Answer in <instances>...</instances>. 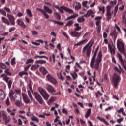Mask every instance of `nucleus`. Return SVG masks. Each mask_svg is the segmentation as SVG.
<instances>
[{
	"label": "nucleus",
	"mask_w": 126,
	"mask_h": 126,
	"mask_svg": "<svg viewBox=\"0 0 126 126\" xmlns=\"http://www.w3.org/2000/svg\"><path fill=\"white\" fill-rule=\"evenodd\" d=\"M36 10H38V11H40L43 14L45 10H43V9H40L39 8H36Z\"/></svg>",
	"instance_id": "nucleus-56"
},
{
	"label": "nucleus",
	"mask_w": 126,
	"mask_h": 126,
	"mask_svg": "<svg viewBox=\"0 0 126 126\" xmlns=\"http://www.w3.org/2000/svg\"><path fill=\"white\" fill-rule=\"evenodd\" d=\"M60 8H61V9H63L64 10H65V11H66L67 12H68L69 13H72V12H73V10L66 7L65 6H61Z\"/></svg>",
	"instance_id": "nucleus-19"
},
{
	"label": "nucleus",
	"mask_w": 126,
	"mask_h": 126,
	"mask_svg": "<svg viewBox=\"0 0 126 126\" xmlns=\"http://www.w3.org/2000/svg\"><path fill=\"white\" fill-rule=\"evenodd\" d=\"M46 77L50 82H51V83H53V84H57V80H56V79H55L54 77H52L50 74L47 75Z\"/></svg>",
	"instance_id": "nucleus-10"
},
{
	"label": "nucleus",
	"mask_w": 126,
	"mask_h": 126,
	"mask_svg": "<svg viewBox=\"0 0 126 126\" xmlns=\"http://www.w3.org/2000/svg\"><path fill=\"white\" fill-rule=\"evenodd\" d=\"M0 13L3 15V16H6V12L4 11L3 9H0Z\"/></svg>",
	"instance_id": "nucleus-40"
},
{
	"label": "nucleus",
	"mask_w": 126,
	"mask_h": 126,
	"mask_svg": "<svg viewBox=\"0 0 126 126\" xmlns=\"http://www.w3.org/2000/svg\"><path fill=\"white\" fill-rule=\"evenodd\" d=\"M5 99V94L2 90H0V100L1 101Z\"/></svg>",
	"instance_id": "nucleus-17"
},
{
	"label": "nucleus",
	"mask_w": 126,
	"mask_h": 126,
	"mask_svg": "<svg viewBox=\"0 0 126 126\" xmlns=\"http://www.w3.org/2000/svg\"><path fill=\"white\" fill-rule=\"evenodd\" d=\"M110 36L113 38L114 43L116 42V39L118 36V32H116V30H115L112 32L110 33Z\"/></svg>",
	"instance_id": "nucleus-15"
},
{
	"label": "nucleus",
	"mask_w": 126,
	"mask_h": 126,
	"mask_svg": "<svg viewBox=\"0 0 126 126\" xmlns=\"http://www.w3.org/2000/svg\"><path fill=\"white\" fill-rule=\"evenodd\" d=\"M0 68H1V69H5L6 68V65L0 62Z\"/></svg>",
	"instance_id": "nucleus-35"
},
{
	"label": "nucleus",
	"mask_w": 126,
	"mask_h": 126,
	"mask_svg": "<svg viewBox=\"0 0 126 126\" xmlns=\"http://www.w3.org/2000/svg\"><path fill=\"white\" fill-rule=\"evenodd\" d=\"M76 17H78V14H75L74 15L68 17L67 18L65 19V21H67V20H70V19H73L74 18H76Z\"/></svg>",
	"instance_id": "nucleus-23"
},
{
	"label": "nucleus",
	"mask_w": 126,
	"mask_h": 126,
	"mask_svg": "<svg viewBox=\"0 0 126 126\" xmlns=\"http://www.w3.org/2000/svg\"><path fill=\"white\" fill-rule=\"evenodd\" d=\"M114 69L116 71L118 72L120 74H121V71L119 70V68H118V67H115Z\"/></svg>",
	"instance_id": "nucleus-58"
},
{
	"label": "nucleus",
	"mask_w": 126,
	"mask_h": 126,
	"mask_svg": "<svg viewBox=\"0 0 126 126\" xmlns=\"http://www.w3.org/2000/svg\"><path fill=\"white\" fill-rule=\"evenodd\" d=\"M57 48L59 49V51H62V48L61 47V43H59L57 45Z\"/></svg>",
	"instance_id": "nucleus-61"
},
{
	"label": "nucleus",
	"mask_w": 126,
	"mask_h": 126,
	"mask_svg": "<svg viewBox=\"0 0 126 126\" xmlns=\"http://www.w3.org/2000/svg\"><path fill=\"white\" fill-rule=\"evenodd\" d=\"M71 36L72 37H80V33H78L76 31H74L73 32H71Z\"/></svg>",
	"instance_id": "nucleus-21"
},
{
	"label": "nucleus",
	"mask_w": 126,
	"mask_h": 126,
	"mask_svg": "<svg viewBox=\"0 0 126 126\" xmlns=\"http://www.w3.org/2000/svg\"><path fill=\"white\" fill-rule=\"evenodd\" d=\"M118 6H119V5H117L115 7L114 13V15H116V14H117V12H118Z\"/></svg>",
	"instance_id": "nucleus-46"
},
{
	"label": "nucleus",
	"mask_w": 126,
	"mask_h": 126,
	"mask_svg": "<svg viewBox=\"0 0 126 126\" xmlns=\"http://www.w3.org/2000/svg\"><path fill=\"white\" fill-rule=\"evenodd\" d=\"M96 29H97V33H98L99 34L100 32H101V26L97 27Z\"/></svg>",
	"instance_id": "nucleus-55"
},
{
	"label": "nucleus",
	"mask_w": 126,
	"mask_h": 126,
	"mask_svg": "<svg viewBox=\"0 0 126 126\" xmlns=\"http://www.w3.org/2000/svg\"><path fill=\"white\" fill-rule=\"evenodd\" d=\"M42 14H43L44 16H45V17L46 19H48L49 18V15H48V14H47V13L45 12V11H44V12Z\"/></svg>",
	"instance_id": "nucleus-48"
},
{
	"label": "nucleus",
	"mask_w": 126,
	"mask_h": 126,
	"mask_svg": "<svg viewBox=\"0 0 126 126\" xmlns=\"http://www.w3.org/2000/svg\"><path fill=\"white\" fill-rule=\"evenodd\" d=\"M98 50H99V46H98L96 48L95 51L92 58V59L91 61V64H90L91 67L92 68H93V67H94V64L95 63V58H96V56H97V53L98 52Z\"/></svg>",
	"instance_id": "nucleus-8"
},
{
	"label": "nucleus",
	"mask_w": 126,
	"mask_h": 126,
	"mask_svg": "<svg viewBox=\"0 0 126 126\" xmlns=\"http://www.w3.org/2000/svg\"><path fill=\"white\" fill-rule=\"evenodd\" d=\"M34 58L36 60H37V59H38V58H39V59H43V58H45V59H48V57H47L46 56H39V55H37L36 56H34Z\"/></svg>",
	"instance_id": "nucleus-38"
},
{
	"label": "nucleus",
	"mask_w": 126,
	"mask_h": 126,
	"mask_svg": "<svg viewBox=\"0 0 126 126\" xmlns=\"http://www.w3.org/2000/svg\"><path fill=\"white\" fill-rule=\"evenodd\" d=\"M112 9V6H107L106 7V20L109 22L110 19H112V13H111V9Z\"/></svg>",
	"instance_id": "nucleus-7"
},
{
	"label": "nucleus",
	"mask_w": 126,
	"mask_h": 126,
	"mask_svg": "<svg viewBox=\"0 0 126 126\" xmlns=\"http://www.w3.org/2000/svg\"><path fill=\"white\" fill-rule=\"evenodd\" d=\"M108 49H109L111 55H115L116 51V47L115 46V45H113V46H112L110 44H108Z\"/></svg>",
	"instance_id": "nucleus-12"
},
{
	"label": "nucleus",
	"mask_w": 126,
	"mask_h": 126,
	"mask_svg": "<svg viewBox=\"0 0 126 126\" xmlns=\"http://www.w3.org/2000/svg\"><path fill=\"white\" fill-rule=\"evenodd\" d=\"M73 23H74V22L73 21V20H70L67 23L66 25H65V27H66L67 26H71V25H72Z\"/></svg>",
	"instance_id": "nucleus-31"
},
{
	"label": "nucleus",
	"mask_w": 126,
	"mask_h": 126,
	"mask_svg": "<svg viewBox=\"0 0 126 126\" xmlns=\"http://www.w3.org/2000/svg\"><path fill=\"white\" fill-rule=\"evenodd\" d=\"M87 3H88V2L87 1L83 2V3H82L83 6H86Z\"/></svg>",
	"instance_id": "nucleus-64"
},
{
	"label": "nucleus",
	"mask_w": 126,
	"mask_h": 126,
	"mask_svg": "<svg viewBox=\"0 0 126 126\" xmlns=\"http://www.w3.org/2000/svg\"><path fill=\"white\" fill-rule=\"evenodd\" d=\"M4 9L6 11V12H8V13H10L11 12V11H10V9L8 7H4Z\"/></svg>",
	"instance_id": "nucleus-47"
},
{
	"label": "nucleus",
	"mask_w": 126,
	"mask_h": 126,
	"mask_svg": "<svg viewBox=\"0 0 126 126\" xmlns=\"http://www.w3.org/2000/svg\"><path fill=\"white\" fill-rule=\"evenodd\" d=\"M9 96L11 100H13L15 102V104L17 107L20 106V103H21V96L19 95V94H17L13 91H11L9 93Z\"/></svg>",
	"instance_id": "nucleus-1"
},
{
	"label": "nucleus",
	"mask_w": 126,
	"mask_h": 126,
	"mask_svg": "<svg viewBox=\"0 0 126 126\" xmlns=\"http://www.w3.org/2000/svg\"><path fill=\"white\" fill-rule=\"evenodd\" d=\"M7 16L11 24L12 25H15V22H14V21L15 20V18H14L13 16L9 14H7Z\"/></svg>",
	"instance_id": "nucleus-11"
},
{
	"label": "nucleus",
	"mask_w": 126,
	"mask_h": 126,
	"mask_svg": "<svg viewBox=\"0 0 126 126\" xmlns=\"http://www.w3.org/2000/svg\"><path fill=\"white\" fill-rule=\"evenodd\" d=\"M38 90L39 93H40L41 96H43L45 100H48L49 99V97H50V95L48 94V93L46 92V90L41 87L38 88Z\"/></svg>",
	"instance_id": "nucleus-5"
},
{
	"label": "nucleus",
	"mask_w": 126,
	"mask_h": 126,
	"mask_svg": "<svg viewBox=\"0 0 126 126\" xmlns=\"http://www.w3.org/2000/svg\"><path fill=\"white\" fill-rule=\"evenodd\" d=\"M46 63H47L46 61L43 60H36L35 62V64H45Z\"/></svg>",
	"instance_id": "nucleus-20"
},
{
	"label": "nucleus",
	"mask_w": 126,
	"mask_h": 126,
	"mask_svg": "<svg viewBox=\"0 0 126 126\" xmlns=\"http://www.w3.org/2000/svg\"><path fill=\"white\" fill-rule=\"evenodd\" d=\"M102 52L99 51L98 54L97 60L96 61V63L94 65V68L95 69H98L99 68L100 63H101V61H102Z\"/></svg>",
	"instance_id": "nucleus-6"
},
{
	"label": "nucleus",
	"mask_w": 126,
	"mask_h": 126,
	"mask_svg": "<svg viewBox=\"0 0 126 126\" xmlns=\"http://www.w3.org/2000/svg\"><path fill=\"white\" fill-rule=\"evenodd\" d=\"M101 19H102V17L98 16L95 18V20H97V21H101Z\"/></svg>",
	"instance_id": "nucleus-57"
},
{
	"label": "nucleus",
	"mask_w": 126,
	"mask_h": 126,
	"mask_svg": "<svg viewBox=\"0 0 126 126\" xmlns=\"http://www.w3.org/2000/svg\"><path fill=\"white\" fill-rule=\"evenodd\" d=\"M1 77L3 78V80L5 81V80H7V79H9V77H7L5 74H2L1 75Z\"/></svg>",
	"instance_id": "nucleus-37"
},
{
	"label": "nucleus",
	"mask_w": 126,
	"mask_h": 126,
	"mask_svg": "<svg viewBox=\"0 0 126 126\" xmlns=\"http://www.w3.org/2000/svg\"><path fill=\"white\" fill-rule=\"evenodd\" d=\"M32 32L33 36H37V35H38V32H37V31H32Z\"/></svg>",
	"instance_id": "nucleus-51"
},
{
	"label": "nucleus",
	"mask_w": 126,
	"mask_h": 126,
	"mask_svg": "<svg viewBox=\"0 0 126 126\" xmlns=\"http://www.w3.org/2000/svg\"><path fill=\"white\" fill-rule=\"evenodd\" d=\"M91 114V109H88L87 113L85 115L86 119H87V118H88Z\"/></svg>",
	"instance_id": "nucleus-30"
},
{
	"label": "nucleus",
	"mask_w": 126,
	"mask_h": 126,
	"mask_svg": "<svg viewBox=\"0 0 126 126\" xmlns=\"http://www.w3.org/2000/svg\"><path fill=\"white\" fill-rule=\"evenodd\" d=\"M77 21H78L79 23H82V22H84V21H85V19L82 17H79L77 19Z\"/></svg>",
	"instance_id": "nucleus-36"
},
{
	"label": "nucleus",
	"mask_w": 126,
	"mask_h": 126,
	"mask_svg": "<svg viewBox=\"0 0 126 126\" xmlns=\"http://www.w3.org/2000/svg\"><path fill=\"white\" fill-rule=\"evenodd\" d=\"M34 95L35 99L38 101V102L40 104V105H42L43 104L44 100H43V98H42V96H41V95L39 94V93L35 92L34 93Z\"/></svg>",
	"instance_id": "nucleus-9"
},
{
	"label": "nucleus",
	"mask_w": 126,
	"mask_h": 126,
	"mask_svg": "<svg viewBox=\"0 0 126 126\" xmlns=\"http://www.w3.org/2000/svg\"><path fill=\"white\" fill-rule=\"evenodd\" d=\"M19 75H20V76H22V75H28V73H27L26 72V71H23L22 72H20L18 74Z\"/></svg>",
	"instance_id": "nucleus-34"
},
{
	"label": "nucleus",
	"mask_w": 126,
	"mask_h": 126,
	"mask_svg": "<svg viewBox=\"0 0 126 126\" xmlns=\"http://www.w3.org/2000/svg\"><path fill=\"white\" fill-rule=\"evenodd\" d=\"M38 67H40L39 65H33L31 67V70L34 71V70H36V69H38Z\"/></svg>",
	"instance_id": "nucleus-27"
},
{
	"label": "nucleus",
	"mask_w": 126,
	"mask_h": 126,
	"mask_svg": "<svg viewBox=\"0 0 126 126\" xmlns=\"http://www.w3.org/2000/svg\"><path fill=\"white\" fill-rule=\"evenodd\" d=\"M31 119L32 121L37 122V123H39V122H40V121H39V118H38L37 117L33 115H32V116L31 117Z\"/></svg>",
	"instance_id": "nucleus-29"
},
{
	"label": "nucleus",
	"mask_w": 126,
	"mask_h": 126,
	"mask_svg": "<svg viewBox=\"0 0 126 126\" xmlns=\"http://www.w3.org/2000/svg\"><path fill=\"white\" fill-rule=\"evenodd\" d=\"M18 125L19 126H21V125H22V121L21 120V119H18Z\"/></svg>",
	"instance_id": "nucleus-63"
},
{
	"label": "nucleus",
	"mask_w": 126,
	"mask_h": 126,
	"mask_svg": "<svg viewBox=\"0 0 126 126\" xmlns=\"http://www.w3.org/2000/svg\"><path fill=\"white\" fill-rule=\"evenodd\" d=\"M4 72L5 73H6V74H7V75H9V76L11 75V73L9 72V69H6L5 70Z\"/></svg>",
	"instance_id": "nucleus-44"
},
{
	"label": "nucleus",
	"mask_w": 126,
	"mask_h": 126,
	"mask_svg": "<svg viewBox=\"0 0 126 126\" xmlns=\"http://www.w3.org/2000/svg\"><path fill=\"white\" fill-rule=\"evenodd\" d=\"M87 15L88 16V17H89V16H90V15H91V14H93V11L90 10H88L87 12Z\"/></svg>",
	"instance_id": "nucleus-42"
},
{
	"label": "nucleus",
	"mask_w": 126,
	"mask_h": 126,
	"mask_svg": "<svg viewBox=\"0 0 126 126\" xmlns=\"http://www.w3.org/2000/svg\"><path fill=\"white\" fill-rule=\"evenodd\" d=\"M2 116L3 119L4 121L6 122V123H9V122H10V118L8 117L7 116H6V115H5V114H3Z\"/></svg>",
	"instance_id": "nucleus-22"
},
{
	"label": "nucleus",
	"mask_w": 126,
	"mask_h": 126,
	"mask_svg": "<svg viewBox=\"0 0 126 126\" xmlns=\"http://www.w3.org/2000/svg\"><path fill=\"white\" fill-rule=\"evenodd\" d=\"M5 103L6 106H9V105H10V101H9V98L8 97L7 98Z\"/></svg>",
	"instance_id": "nucleus-49"
},
{
	"label": "nucleus",
	"mask_w": 126,
	"mask_h": 126,
	"mask_svg": "<svg viewBox=\"0 0 126 126\" xmlns=\"http://www.w3.org/2000/svg\"><path fill=\"white\" fill-rule=\"evenodd\" d=\"M56 24H58V25H63L64 23H63V22H59L56 21Z\"/></svg>",
	"instance_id": "nucleus-54"
},
{
	"label": "nucleus",
	"mask_w": 126,
	"mask_h": 126,
	"mask_svg": "<svg viewBox=\"0 0 126 126\" xmlns=\"http://www.w3.org/2000/svg\"><path fill=\"white\" fill-rule=\"evenodd\" d=\"M118 57L119 58V61L121 63V64H122V66L123 67V68L126 71V65H125V62H124V60H123V57H122V55H121V54H118Z\"/></svg>",
	"instance_id": "nucleus-13"
},
{
	"label": "nucleus",
	"mask_w": 126,
	"mask_h": 126,
	"mask_svg": "<svg viewBox=\"0 0 126 126\" xmlns=\"http://www.w3.org/2000/svg\"><path fill=\"white\" fill-rule=\"evenodd\" d=\"M39 70L42 72L43 75H46V74L48 73V71L47 70V69H46V68H45V67H41L40 68H39Z\"/></svg>",
	"instance_id": "nucleus-18"
},
{
	"label": "nucleus",
	"mask_w": 126,
	"mask_h": 126,
	"mask_svg": "<svg viewBox=\"0 0 126 126\" xmlns=\"http://www.w3.org/2000/svg\"><path fill=\"white\" fill-rule=\"evenodd\" d=\"M27 14L30 16V17H33V15H32V12L30 9H28L26 10Z\"/></svg>",
	"instance_id": "nucleus-33"
},
{
	"label": "nucleus",
	"mask_w": 126,
	"mask_h": 126,
	"mask_svg": "<svg viewBox=\"0 0 126 126\" xmlns=\"http://www.w3.org/2000/svg\"><path fill=\"white\" fill-rule=\"evenodd\" d=\"M117 46L118 51L123 54L126 58V53L125 51V46H124V44H123V43L120 41V39L117 40Z\"/></svg>",
	"instance_id": "nucleus-2"
},
{
	"label": "nucleus",
	"mask_w": 126,
	"mask_h": 126,
	"mask_svg": "<svg viewBox=\"0 0 126 126\" xmlns=\"http://www.w3.org/2000/svg\"><path fill=\"white\" fill-rule=\"evenodd\" d=\"M112 80L114 87L117 88V87H118V85H119V82L121 81V77L119 76L118 74L114 73L112 77Z\"/></svg>",
	"instance_id": "nucleus-3"
},
{
	"label": "nucleus",
	"mask_w": 126,
	"mask_h": 126,
	"mask_svg": "<svg viewBox=\"0 0 126 126\" xmlns=\"http://www.w3.org/2000/svg\"><path fill=\"white\" fill-rule=\"evenodd\" d=\"M33 62H34V60L33 59H32V58L28 59L26 62V64H29V63H32Z\"/></svg>",
	"instance_id": "nucleus-32"
},
{
	"label": "nucleus",
	"mask_w": 126,
	"mask_h": 126,
	"mask_svg": "<svg viewBox=\"0 0 126 126\" xmlns=\"http://www.w3.org/2000/svg\"><path fill=\"white\" fill-rule=\"evenodd\" d=\"M29 88L32 91V92H33V89L32 88V83L31 82L29 84Z\"/></svg>",
	"instance_id": "nucleus-50"
},
{
	"label": "nucleus",
	"mask_w": 126,
	"mask_h": 126,
	"mask_svg": "<svg viewBox=\"0 0 126 126\" xmlns=\"http://www.w3.org/2000/svg\"><path fill=\"white\" fill-rule=\"evenodd\" d=\"M28 93L30 99H31V100H33V96H32V94H31V92H30V91H28Z\"/></svg>",
	"instance_id": "nucleus-45"
},
{
	"label": "nucleus",
	"mask_w": 126,
	"mask_h": 126,
	"mask_svg": "<svg viewBox=\"0 0 126 126\" xmlns=\"http://www.w3.org/2000/svg\"><path fill=\"white\" fill-rule=\"evenodd\" d=\"M47 90L49 93H55L56 92V89L52 85H48L47 87Z\"/></svg>",
	"instance_id": "nucleus-14"
},
{
	"label": "nucleus",
	"mask_w": 126,
	"mask_h": 126,
	"mask_svg": "<svg viewBox=\"0 0 126 126\" xmlns=\"http://www.w3.org/2000/svg\"><path fill=\"white\" fill-rule=\"evenodd\" d=\"M86 41H87V39H85L83 40H82L81 41L79 42L77 44H75V46H81V45H83L84 43H85Z\"/></svg>",
	"instance_id": "nucleus-28"
},
{
	"label": "nucleus",
	"mask_w": 126,
	"mask_h": 126,
	"mask_svg": "<svg viewBox=\"0 0 126 126\" xmlns=\"http://www.w3.org/2000/svg\"><path fill=\"white\" fill-rule=\"evenodd\" d=\"M4 29V27L3 26V25L2 24L0 25V31L1 32L3 31Z\"/></svg>",
	"instance_id": "nucleus-52"
},
{
	"label": "nucleus",
	"mask_w": 126,
	"mask_h": 126,
	"mask_svg": "<svg viewBox=\"0 0 126 126\" xmlns=\"http://www.w3.org/2000/svg\"><path fill=\"white\" fill-rule=\"evenodd\" d=\"M90 43H91V41H90L83 48V52L84 54L86 53V55L87 57H89L90 56V53H91V47H92V44L89 46L90 45ZM87 50V52H86Z\"/></svg>",
	"instance_id": "nucleus-4"
},
{
	"label": "nucleus",
	"mask_w": 126,
	"mask_h": 126,
	"mask_svg": "<svg viewBox=\"0 0 126 126\" xmlns=\"http://www.w3.org/2000/svg\"><path fill=\"white\" fill-rule=\"evenodd\" d=\"M30 66H31V64H29L28 66H27L26 67H25L24 68L25 71H27V70H28V69H29Z\"/></svg>",
	"instance_id": "nucleus-53"
},
{
	"label": "nucleus",
	"mask_w": 126,
	"mask_h": 126,
	"mask_svg": "<svg viewBox=\"0 0 126 126\" xmlns=\"http://www.w3.org/2000/svg\"><path fill=\"white\" fill-rule=\"evenodd\" d=\"M54 14L55 17H57L58 20H60V19H61V15H60V14H59V13H54Z\"/></svg>",
	"instance_id": "nucleus-39"
},
{
	"label": "nucleus",
	"mask_w": 126,
	"mask_h": 126,
	"mask_svg": "<svg viewBox=\"0 0 126 126\" xmlns=\"http://www.w3.org/2000/svg\"><path fill=\"white\" fill-rule=\"evenodd\" d=\"M7 84H8L9 89H10V88H11V85H12V81H11V80H9Z\"/></svg>",
	"instance_id": "nucleus-43"
},
{
	"label": "nucleus",
	"mask_w": 126,
	"mask_h": 126,
	"mask_svg": "<svg viewBox=\"0 0 126 126\" xmlns=\"http://www.w3.org/2000/svg\"><path fill=\"white\" fill-rule=\"evenodd\" d=\"M100 24L101 21H97V22H96V25L97 26V27L101 26V25H100Z\"/></svg>",
	"instance_id": "nucleus-62"
},
{
	"label": "nucleus",
	"mask_w": 126,
	"mask_h": 126,
	"mask_svg": "<svg viewBox=\"0 0 126 126\" xmlns=\"http://www.w3.org/2000/svg\"><path fill=\"white\" fill-rule=\"evenodd\" d=\"M97 119L99 120V121H101V122H104L105 119L103 118H100V116H97Z\"/></svg>",
	"instance_id": "nucleus-59"
},
{
	"label": "nucleus",
	"mask_w": 126,
	"mask_h": 126,
	"mask_svg": "<svg viewBox=\"0 0 126 126\" xmlns=\"http://www.w3.org/2000/svg\"><path fill=\"white\" fill-rule=\"evenodd\" d=\"M22 96L25 103H26V104H28V103L30 102V100L28 98V96H27V95L25 94H23Z\"/></svg>",
	"instance_id": "nucleus-16"
},
{
	"label": "nucleus",
	"mask_w": 126,
	"mask_h": 126,
	"mask_svg": "<svg viewBox=\"0 0 126 126\" xmlns=\"http://www.w3.org/2000/svg\"><path fill=\"white\" fill-rule=\"evenodd\" d=\"M62 112L63 114H65V115H67V111H66V109H63L62 110Z\"/></svg>",
	"instance_id": "nucleus-60"
},
{
	"label": "nucleus",
	"mask_w": 126,
	"mask_h": 126,
	"mask_svg": "<svg viewBox=\"0 0 126 126\" xmlns=\"http://www.w3.org/2000/svg\"><path fill=\"white\" fill-rule=\"evenodd\" d=\"M2 21L4 22V23H5L6 24H7L8 25H10V23H9V21H8V20L6 19L4 17H1Z\"/></svg>",
	"instance_id": "nucleus-25"
},
{
	"label": "nucleus",
	"mask_w": 126,
	"mask_h": 126,
	"mask_svg": "<svg viewBox=\"0 0 126 126\" xmlns=\"http://www.w3.org/2000/svg\"><path fill=\"white\" fill-rule=\"evenodd\" d=\"M44 10H45L46 12H47V13H49V14H51V13H53V11H52V10L49 9V7L46 6H44Z\"/></svg>",
	"instance_id": "nucleus-26"
},
{
	"label": "nucleus",
	"mask_w": 126,
	"mask_h": 126,
	"mask_svg": "<svg viewBox=\"0 0 126 126\" xmlns=\"http://www.w3.org/2000/svg\"><path fill=\"white\" fill-rule=\"evenodd\" d=\"M17 22H18V25H19L20 26H21L24 29H25L26 27V25H25V24H24V23L22 22L21 20H17Z\"/></svg>",
	"instance_id": "nucleus-24"
},
{
	"label": "nucleus",
	"mask_w": 126,
	"mask_h": 126,
	"mask_svg": "<svg viewBox=\"0 0 126 126\" xmlns=\"http://www.w3.org/2000/svg\"><path fill=\"white\" fill-rule=\"evenodd\" d=\"M15 63H16V62H15V58L14 57L11 60V65H14Z\"/></svg>",
	"instance_id": "nucleus-41"
}]
</instances>
